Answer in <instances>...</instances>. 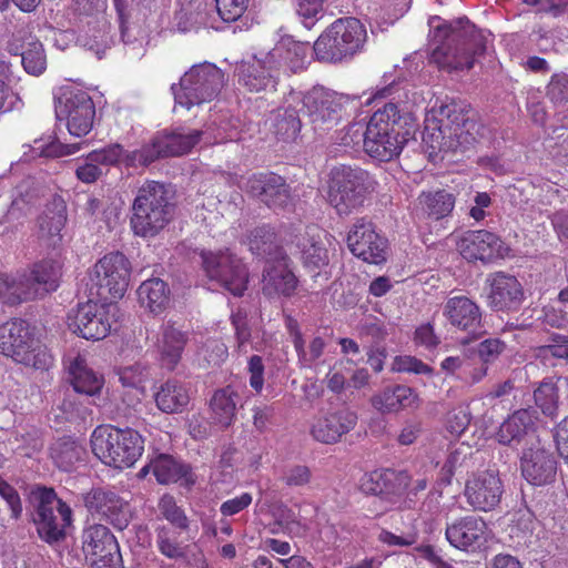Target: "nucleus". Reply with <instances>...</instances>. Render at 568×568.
Returning <instances> with one entry per match:
<instances>
[{
    "label": "nucleus",
    "instance_id": "obj_6",
    "mask_svg": "<svg viewBox=\"0 0 568 568\" xmlns=\"http://www.w3.org/2000/svg\"><path fill=\"white\" fill-rule=\"evenodd\" d=\"M366 39V29L358 19L342 18L318 37L313 51L320 61L339 62L361 51Z\"/></svg>",
    "mask_w": 568,
    "mask_h": 568
},
{
    "label": "nucleus",
    "instance_id": "obj_39",
    "mask_svg": "<svg viewBox=\"0 0 568 568\" xmlns=\"http://www.w3.org/2000/svg\"><path fill=\"white\" fill-rule=\"evenodd\" d=\"M67 367L74 392L90 397L101 392L103 377L89 368L83 357L69 359Z\"/></svg>",
    "mask_w": 568,
    "mask_h": 568
},
{
    "label": "nucleus",
    "instance_id": "obj_27",
    "mask_svg": "<svg viewBox=\"0 0 568 568\" xmlns=\"http://www.w3.org/2000/svg\"><path fill=\"white\" fill-rule=\"evenodd\" d=\"M535 420L534 410H516L500 425L497 433L498 442L509 446L538 444L540 440L536 435Z\"/></svg>",
    "mask_w": 568,
    "mask_h": 568
},
{
    "label": "nucleus",
    "instance_id": "obj_43",
    "mask_svg": "<svg viewBox=\"0 0 568 568\" xmlns=\"http://www.w3.org/2000/svg\"><path fill=\"white\" fill-rule=\"evenodd\" d=\"M237 398L239 394L232 386L215 390L210 400L212 418L215 424L227 428L234 423Z\"/></svg>",
    "mask_w": 568,
    "mask_h": 568
},
{
    "label": "nucleus",
    "instance_id": "obj_28",
    "mask_svg": "<svg viewBox=\"0 0 568 568\" xmlns=\"http://www.w3.org/2000/svg\"><path fill=\"white\" fill-rule=\"evenodd\" d=\"M189 342V332L183 331L173 322L164 323L158 333L155 348L161 365L173 371L182 359V354Z\"/></svg>",
    "mask_w": 568,
    "mask_h": 568
},
{
    "label": "nucleus",
    "instance_id": "obj_58",
    "mask_svg": "<svg viewBox=\"0 0 568 568\" xmlns=\"http://www.w3.org/2000/svg\"><path fill=\"white\" fill-rule=\"evenodd\" d=\"M471 415L467 406H458L447 413L446 428L454 436H460L469 426Z\"/></svg>",
    "mask_w": 568,
    "mask_h": 568
},
{
    "label": "nucleus",
    "instance_id": "obj_21",
    "mask_svg": "<svg viewBox=\"0 0 568 568\" xmlns=\"http://www.w3.org/2000/svg\"><path fill=\"white\" fill-rule=\"evenodd\" d=\"M80 304L71 310L67 317V324L71 332L85 339L99 341L108 336L112 324L106 311L92 302Z\"/></svg>",
    "mask_w": 568,
    "mask_h": 568
},
{
    "label": "nucleus",
    "instance_id": "obj_23",
    "mask_svg": "<svg viewBox=\"0 0 568 568\" xmlns=\"http://www.w3.org/2000/svg\"><path fill=\"white\" fill-rule=\"evenodd\" d=\"M457 247L464 258L480 260L484 263L504 257L508 250L497 234L487 230L465 232L460 236Z\"/></svg>",
    "mask_w": 568,
    "mask_h": 568
},
{
    "label": "nucleus",
    "instance_id": "obj_59",
    "mask_svg": "<svg viewBox=\"0 0 568 568\" xmlns=\"http://www.w3.org/2000/svg\"><path fill=\"white\" fill-rule=\"evenodd\" d=\"M159 509L166 520L174 526L185 529L187 527V518L184 511L176 506L174 498L170 495H164L159 503Z\"/></svg>",
    "mask_w": 568,
    "mask_h": 568
},
{
    "label": "nucleus",
    "instance_id": "obj_42",
    "mask_svg": "<svg viewBox=\"0 0 568 568\" xmlns=\"http://www.w3.org/2000/svg\"><path fill=\"white\" fill-rule=\"evenodd\" d=\"M158 408L165 414L182 413L190 403L185 386L174 379L166 381L155 393Z\"/></svg>",
    "mask_w": 568,
    "mask_h": 568
},
{
    "label": "nucleus",
    "instance_id": "obj_24",
    "mask_svg": "<svg viewBox=\"0 0 568 568\" xmlns=\"http://www.w3.org/2000/svg\"><path fill=\"white\" fill-rule=\"evenodd\" d=\"M489 293L488 306L496 312H517L524 300V288L516 276L497 272L487 278Z\"/></svg>",
    "mask_w": 568,
    "mask_h": 568
},
{
    "label": "nucleus",
    "instance_id": "obj_4",
    "mask_svg": "<svg viewBox=\"0 0 568 568\" xmlns=\"http://www.w3.org/2000/svg\"><path fill=\"white\" fill-rule=\"evenodd\" d=\"M174 213L175 204L170 186L148 181L139 187L132 204V231L141 237H154L169 225Z\"/></svg>",
    "mask_w": 568,
    "mask_h": 568
},
{
    "label": "nucleus",
    "instance_id": "obj_62",
    "mask_svg": "<svg viewBox=\"0 0 568 568\" xmlns=\"http://www.w3.org/2000/svg\"><path fill=\"white\" fill-rule=\"evenodd\" d=\"M393 371L399 373H414L418 375H432L433 368L414 356H396L393 362Z\"/></svg>",
    "mask_w": 568,
    "mask_h": 568
},
{
    "label": "nucleus",
    "instance_id": "obj_54",
    "mask_svg": "<svg viewBox=\"0 0 568 568\" xmlns=\"http://www.w3.org/2000/svg\"><path fill=\"white\" fill-rule=\"evenodd\" d=\"M534 398L546 416L555 417L558 409V389L552 382H542L534 392Z\"/></svg>",
    "mask_w": 568,
    "mask_h": 568
},
{
    "label": "nucleus",
    "instance_id": "obj_5",
    "mask_svg": "<svg viewBox=\"0 0 568 568\" xmlns=\"http://www.w3.org/2000/svg\"><path fill=\"white\" fill-rule=\"evenodd\" d=\"M93 454L105 465L123 469L134 465L143 452V439L132 428L98 427L91 436Z\"/></svg>",
    "mask_w": 568,
    "mask_h": 568
},
{
    "label": "nucleus",
    "instance_id": "obj_34",
    "mask_svg": "<svg viewBox=\"0 0 568 568\" xmlns=\"http://www.w3.org/2000/svg\"><path fill=\"white\" fill-rule=\"evenodd\" d=\"M300 104V95L291 94L286 105L280 106L272 112L271 129L278 140L290 142L297 138L302 128L297 111V105Z\"/></svg>",
    "mask_w": 568,
    "mask_h": 568
},
{
    "label": "nucleus",
    "instance_id": "obj_48",
    "mask_svg": "<svg viewBox=\"0 0 568 568\" xmlns=\"http://www.w3.org/2000/svg\"><path fill=\"white\" fill-rule=\"evenodd\" d=\"M416 396L412 388L397 385L393 388H386L379 395L372 398L373 406L382 413H393L402 408L412 406Z\"/></svg>",
    "mask_w": 568,
    "mask_h": 568
},
{
    "label": "nucleus",
    "instance_id": "obj_61",
    "mask_svg": "<svg viewBox=\"0 0 568 568\" xmlns=\"http://www.w3.org/2000/svg\"><path fill=\"white\" fill-rule=\"evenodd\" d=\"M250 0H215L217 13L225 22L240 19L248 7Z\"/></svg>",
    "mask_w": 568,
    "mask_h": 568
},
{
    "label": "nucleus",
    "instance_id": "obj_17",
    "mask_svg": "<svg viewBox=\"0 0 568 568\" xmlns=\"http://www.w3.org/2000/svg\"><path fill=\"white\" fill-rule=\"evenodd\" d=\"M244 190L274 211H286L293 206L291 186L278 174H253L246 179Z\"/></svg>",
    "mask_w": 568,
    "mask_h": 568
},
{
    "label": "nucleus",
    "instance_id": "obj_60",
    "mask_svg": "<svg viewBox=\"0 0 568 568\" xmlns=\"http://www.w3.org/2000/svg\"><path fill=\"white\" fill-rule=\"evenodd\" d=\"M505 349L506 344L499 338H487L477 345V354L480 363L485 364L487 367L489 364L495 363Z\"/></svg>",
    "mask_w": 568,
    "mask_h": 568
},
{
    "label": "nucleus",
    "instance_id": "obj_50",
    "mask_svg": "<svg viewBox=\"0 0 568 568\" xmlns=\"http://www.w3.org/2000/svg\"><path fill=\"white\" fill-rule=\"evenodd\" d=\"M108 29L109 26L105 19L102 18V20L95 21L93 27H91V22H88V30L80 37L83 47L93 51L99 59L102 58L108 48Z\"/></svg>",
    "mask_w": 568,
    "mask_h": 568
},
{
    "label": "nucleus",
    "instance_id": "obj_56",
    "mask_svg": "<svg viewBox=\"0 0 568 568\" xmlns=\"http://www.w3.org/2000/svg\"><path fill=\"white\" fill-rule=\"evenodd\" d=\"M231 323L234 328L236 339V351L240 354H247V343L251 339L252 333L248 325L247 313L239 308L231 315Z\"/></svg>",
    "mask_w": 568,
    "mask_h": 568
},
{
    "label": "nucleus",
    "instance_id": "obj_11",
    "mask_svg": "<svg viewBox=\"0 0 568 568\" xmlns=\"http://www.w3.org/2000/svg\"><path fill=\"white\" fill-rule=\"evenodd\" d=\"M130 273L131 265L124 254L104 255L89 273V296L105 301L121 298L128 290Z\"/></svg>",
    "mask_w": 568,
    "mask_h": 568
},
{
    "label": "nucleus",
    "instance_id": "obj_8",
    "mask_svg": "<svg viewBox=\"0 0 568 568\" xmlns=\"http://www.w3.org/2000/svg\"><path fill=\"white\" fill-rule=\"evenodd\" d=\"M328 176V202L339 215L363 206L373 183L367 171L339 164L332 168Z\"/></svg>",
    "mask_w": 568,
    "mask_h": 568
},
{
    "label": "nucleus",
    "instance_id": "obj_51",
    "mask_svg": "<svg viewBox=\"0 0 568 568\" xmlns=\"http://www.w3.org/2000/svg\"><path fill=\"white\" fill-rule=\"evenodd\" d=\"M277 47L283 48V55L280 58V68L286 65L292 72L303 70L307 61L308 47L305 43L287 41Z\"/></svg>",
    "mask_w": 568,
    "mask_h": 568
},
{
    "label": "nucleus",
    "instance_id": "obj_29",
    "mask_svg": "<svg viewBox=\"0 0 568 568\" xmlns=\"http://www.w3.org/2000/svg\"><path fill=\"white\" fill-rule=\"evenodd\" d=\"M444 315L454 327L473 337H477L483 332L480 308L466 296L448 298L444 306Z\"/></svg>",
    "mask_w": 568,
    "mask_h": 568
},
{
    "label": "nucleus",
    "instance_id": "obj_9",
    "mask_svg": "<svg viewBox=\"0 0 568 568\" xmlns=\"http://www.w3.org/2000/svg\"><path fill=\"white\" fill-rule=\"evenodd\" d=\"M0 354L40 371H47L53 364L52 355L32 337L23 321H11L0 325Z\"/></svg>",
    "mask_w": 568,
    "mask_h": 568
},
{
    "label": "nucleus",
    "instance_id": "obj_32",
    "mask_svg": "<svg viewBox=\"0 0 568 568\" xmlns=\"http://www.w3.org/2000/svg\"><path fill=\"white\" fill-rule=\"evenodd\" d=\"M68 220L67 204L62 196L53 195L48 202L44 212L38 219L39 237L48 246L55 247L62 241L61 231Z\"/></svg>",
    "mask_w": 568,
    "mask_h": 568
},
{
    "label": "nucleus",
    "instance_id": "obj_44",
    "mask_svg": "<svg viewBox=\"0 0 568 568\" xmlns=\"http://www.w3.org/2000/svg\"><path fill=\"white\" fill-rule=\"evenodd\" d=\"M138 296L142 306L153 314L163 312L170 302L168 285L158 277L144 281L138 288Z\"/></svg>",
    "mask_w": 568,
    "mask_h": 568
},
{
    "label": "nucleus",
    "instance_id": "obj_30",
    "mask_svg": "<svg viewBox=\"0 0 568 568\" xmlns=\"http://www.w3.org/2000/svg\"><path fill=\"white\" fill-rule=\"evenodd\" d=\"M324 239V231L316 225H308L304 232L295 235L294 245L305 266L320 268L328 264L329 256Z\"/></svg>",
    "mask_w": 568,
    "mask_h": 568
},
{
    "label": "nucleus",
    "instance_id": "obj_18",
    "mask_svg": "<svg viewBox=\"0 0 568 568\" xmlns=\"http://www.w3.org/2000/svg\"><path fill=\"white\" fill-rule=\"evenodd\" d=\"M283 48L275 47L263 59L242 62L237 67L239 83L251 92L275 88Z\"/></svg>",
    "mask_w": 568,
    "mask_h": 568
},
{
    "label": "nucleus",
    "instance_id": "obj_15",
    "mask_svg": "<svg viewBox=\"0 0 568 568\" xmlns=\"http://www.w3.org/2000/svg\"><path fill=\"white\" fill-rule=\"evenodd\" d=\"M55 113L60 120H67L70 134L80 138L92 130L95 106L87 92L68 90L58 98Z\"/></svg>",
    "mask_w": 568,
    "mask_h": 568
},
{
    "label": "nucleus",
    "instance_id": "obj_22",
    "mask_svg": "<svg viewBox=\"0 0 568 568\" xmlns=\"http://www.w3.org/2000/svg\"><path fill=\"white\" fill-rule=\"evenodd\" d=\"M445 536L456 549L474 552L487 541V524L475 515L459 517L446 525Z\"/></svg>",
    "mask_w": 568,
    "mask_h": 568
},
{
    "label": "nucleus",
    "instance_id": "obj_20",
    "mask_svg": "<svg viewBox=\"0 0 568 568\" xmlns=\"http://www.w3.org/2000/svg\"><path fill=\"white\" fill-rule=\"evenodd\" d=\"M347 245L358 258L371 264L386 261L387 241L376 231L374 224L362 217L358 219L347 235Z\"/></svg>",
    "mask_w": 568,
    "mask_h": 568
},
{
    "label": "nucleus",
    "instance_id": "obj_26",
    "mask_svg": "<svg viewBox=\"0 0 568 568\" xmlns=\"http://www.w3.org/2000/svg\"><path fill=\"white\" fill-rule=\"evenodd\" d=\"M84 504L90 511L105 517L119 530L126 528L131 520L129 504L113 491L92 489L85 496Z\"/></svg>",
    "mask_w": 568,
    "mask_h": 568
},
{
    "label": "nucleus",
    "instance_id": "obj_52",
    "mask_svg": "<svg viewBox=\"0 0 568 568\" xmlns=\"http://www.w3.org/2000/svg\"><path fill=\"white\" fill-rule=\"evenodd\" d=\"M21 62L24 70L32 75L41 74L47 68V59L41 42L31 39L21 52Z\"/></svg>",
    "mask_w": 568,
    "mask_h": 568
},
{
    "label": "nucleus",
    "instance_id": "obj_49",
    "mask_svg": "<svg viewBox=\"0 0 568 568\" xmlns=\"http://www.w3.org/2000/svg\"><path fill=\"white\" fill-rule=\"evenodd\" d=\"M418 200L423 211L435 220L447 216L455 206L454 195L445 190L423 193Z\"/></svg>",
    "mask_w": 568,
    "mask_h": 568
},
{
    "label": "nucleus",
    "instance_id": "obj_16",
    "mask_svg": "<svg viewBox=\"0 0 568 568\" xmlns=\"http://www.w3.org/2000/svg\"><path fill=\"white\" fill-rule=\"evenodd\" d=\"M345 102V97L321 87L313 88L301 99L315 131L329 130L336 125Z\"/></svg>",
    "mask_w": 568,
    "mask_h": 568
},
{
    "label": "nucleus",
    "instance_id": "obj_55",
    "mask_svg": "<svg viewBox=\"0 0 568 568\" xmlns=\"http://www.w3.org/2000/svg\"><path fill=\"white\" fill-rule=\"evenodd\" d=\"M547 99L558 108H568V74L554 73L546 87Z\"/></svg>",
    "mask_w": 568,
    "mask_h": 568
},
{
    "label": "nucleus",
    "instance_id": "obj_57",
    "mask_svg": "<svg viewBox=\"0 0 568 568\" xmlns=\"http://www.w3.org/2000/svg\"><path fill=\"white\" fill-rule=\"evenodd\" d=\"M119 381L124 387L138 388L146 381L149 372L145 365L134 363L118 369Z\"/></svg>",
    "mask_w": 568,
    "mask_h": 568
},
{
    "label": "nucleus",
    "instance_id": "obj_31",
    "mask_svg": "<svg viewBox=\"0 0 568 568\" xmlns=\"http://www.w3.org/2000/svg\"><path fill=\"white\" fill-rule=\"evenodd\" d=\"M356 420L357 416L354 412L342 408L318 418L312 426V435L321 443L333 444L353 429Z\"/></svg>",
    "mask_w": 568,
    "mask_h": 568
},
{
    "label": "nucleus",
    "instance_id": "obj_3",
    "mask_svg": "<svg viewBox=\"0 0 568 568\" xmlns=\"http://www.w3.org/2000/svg\"><path fill=\"white\" fill-rule=\"evenodd\" d=\"M415 131L416 123L410 113H403L397 104L388 102L377 109L367 122L364 151L371 158L388 162L400 154Z\"/></svg>",
    "mask_w": 568,
    "mask_h": 568
},
{
    "label": "nucleus",
    "instance_id": "obj_37",
    "mask_svg": "<svg viewBox=\"0 0 568 568\" xmlns=\"http://www.w3.org/2000/svg\"><path fill=\"white\" fill-rule=\"evenodd\" d=\"M149 470H152L160 484L176 483L180 479H185L186 483H194L190 467L168 454H159L153 457L141 469V474L144 475Z\"/></svg>",
    "mask_w": 568,
    "mask_h": 568
},
{
    "label": "nucleus",
    "instance_id": "obj_14",
    "mask_svg": "<svg viewBox=\"0 0 568 568\" xmlns=\"http://www.w3.org/2000/svg\"><path fill=\"white\" fill-rule=\"evenodd\" d=\"M82 550L91 568H121L119 544L110 529L101 524L85 527L81 536Z\"/></svg>",
    "mask_w": 568,
    "mask_h": 568
},
{
    "label": "nucleus",
    "instance_id": "obj_7",
    "mask_svg": "<svg viewBox=\"0 0 568 568\" xmlns=\"http://www.w3.org/2000/svg\"><path fill=\"white\" fill-rule=\"evenodd\" d=\"M29 501L33 507V523L39 537L50 545L63 540L72 511L54 489L38 486L30 491Z\"/></svg>",
    "mask_w": 568,
    "mask_h": 568
},
{
    "label": "nucleus",
    "instance_id": "obj_13",
    "mask_svg": "<svg viewBox=\"0 0 568 568\" xmlns=\"http://www.w3.org/2000/svg\"><path fill=\"white\" fill-rule=\"evenodd\" d=\"M202 134L201 130L184 129L159 132L150 144L135 153V159L148 165L159 158L184 155L201 141Z\"/></svg>",
    "mask_w": 568,
    "mask_h": 568
},
{
    "label": "nucleus",
    "instance_id": "obj_19",
    "mask_svg": "<svg viewBox=\"0 0 568 568\" xmlns=\"http://www.w3.org/2000/svg\"><path fill=\"white\" fill-rule=\"evenodd\" d=\"M504 483L497 470L487 469L466 480L464 496L467 504L479 511L494 510L501 501Z\"/></svg>",
    "mask_w": 568,
    "mask_h": 568
},
{
    "label": "nucleus",
    "instance_id": "obj_63",
    "mask_svg": "<svg viewBox=\"0 0 568 568\" xmlns=\"http://www.w3.org/2000/svg\"><path fill=\"white\" fill-rule=\"evenodd\" d=\"M0 496L6 500L11 518L18 520L22 515V501L18 490L0 476Z\"/></svg>",
    "mask_w": 568,
    "mask_h": 568
},
{
    "label": "nucleus",
    "instance_id": "obj_46",
    "mask_svg": "<svg viewBox=\"0 0 568 568\" xmlns=\"http://www.w3.org/2000/svg\"><path fill=\"white\" fill-rule=\"evenodd\" d=\"M85 453L84 447L71 438H60L50 448L53 463L64 471H70L78 463H82Z\"/></svg>",
    "mask_w": 568,
    "mask_h": 568
},
{
    "label": "nucleus",
    "instance_id": "obj_2",
    "mask_svg": "<svg viewBox=\"0 0 568 568\" xmlns=\"http://www.w3.org/2000/svg\"><path fill=\"white\" fill-rule=\"evenodd\" d=\"M435 21L440 23L433 30L436 47L430 52L429 62L447 72L471 69L486 51L484 33L466 17L449 22L432 17L429 23Z\"/></svg>",
    "mask_w": 568,
    "mask_h": 568
},
{
    "label": "nucleus",
    "instance_id": "obj_33",
    "mask_svg": "<svg viewBox=\"0 0 568 568\" xmlns=\"http://www.w3.org/2000/svg\"><path fill=\"white\" fill-rule=\"evenodd\" d=\"M410 476L407 471L386 469L383 473H373L366 478L362 488L365 493L381 496L389 501L403 495L409 487Z\"/></svg>",
    "mask_w": 568,
    "mask_h": 568
},
{
    "label": "nucleus",
    "instance_id": "obj_41",
    "mask_svg": "<svg viewBox=\"0 0 568 568\" xmlns=\"http://www.w3.org/2000/svg\"><path fill=\"white\" fill-rule=\"evenodd\" d=\"M29 282L37 290V298L55 291L61 277V265L53 260H43L34 263L27 271Z\"/></svg>",
    "mask_w": 568,
    "mask_h": 568
},
{
    "label": "nucleus",
    "instance_id": "obj_45",
    "mask_svg": "<svg viewBox=\"0 0 568 568\" xmlns=\"http://www.w3.org/2000/svg\"><path fill=\"white\" fill-rule=\"evenodd\" d=\"M474 454L471 446L462 443L457 446H450L447 458L440 469L439 480L449 485L452 478L458 471L468 470L474 466Z\"/></svg>",
    "mask_w": 568,
    "mask_h": 568
},
{
    "label": "nucleus",
    "instance_id": "obj_25",
    "mask_svg": "<svg viewBox=\"0 0 568 568\" xmlns=\"http://www.w3.org/2000/svg\"><path fill=\"white\" fill-rule=\"evenodd\" d=\"M520 467L523 476L528 483L542 486L555 479L557 462L555 455L538 442V444L524 449Z\"/></svg>",
    "mask_w": 568,
    "mask_h": 568
},
{
    "label": "nucleus",
    "instance_id": "obj_64",
    "mask_svg": "<svg viewBox=\"0 0 568 568\" xmlns=\"http://www.w3.org/2000/svg\"><path fill=\"white\" fill-rule=\"evenodd\" d=\"M366 135V129L362 123H351L343 130L337 132L335 138L336 142L343 146H355L358 145Z\"/></svg>",
    "mask_w": 568,
    "mask_h": 568
},
{
    "label": "nucleus",
    "instance_id": "obj_12",
    "mask_svg": "<svg viewBox=\"0 0 568 568\" xmlns=\"http://www.w3.org/2000/svg\"><path fill=\"white\" fill-rule=\"evenodd\" d=\"M200 257L210 280L219 282L235 296L244 294L248 283V272L240 257L230 250L202 251Z\"/></svg>",
    "mask_w": 568,
    "mask_h": 568
},
{
    "label": "nucleus",
    "instance_id": "obj_36",
    "mask_svg": "<svg viewBox=\"0 0 568 568\" xmlns=\"http://www.w3.org/2000/svg\"><path fill=\"white\" fill-rule=\"evenodd\" d=\"M122 148L119 144L90 152L84 162L75 170L77 178L84 183H93L102 175L101 166L116 164L122 156Z\"/></svg>",
    "mask_w": 568,
    "mask_h": 568
},
{
    "label": "nucleus",
    "instance_id": "obj_10",
    "mask_svg": "<svg viewBox=\"0 0 568 568\" xmlns=\"http://www.w3.org/2000/svg\"><path fill=\"white\" fill-rule=\"evenodd\" d=\"M225 84V74L213 63L193 65L172 85L175 102L186 109L214 100Z\"/></svg>",
    "mask_w": 568,
    "mask_h": 568
},
{
    "label": "nucleus",
    "instance_id": "obj_1",
    "mask_svg": "<svg viewBox=\"0 0 568 568\" xmlns=\"http://www.w3.org/2000/svg\"><path fill=\"white\" fill-rule=\"evenodd\" d=\"M476 111L463 101L452 100L433 108L425 119L423 143L428 155L469 149L485 134Z\"/></svg>",
    "mask_w": 568,
    "mask_h": 568
},
{
    "label": "nucleus",
    "instance_id": "obj_53",
    "mask_svg": "<svg viewBox=\"0 0 568 568\" xmlns=\"http://www.w3.org/2000/svg\"><path fill=\"white\" fill-rule=\"evenodd\" d=\"M297 354L301 367L311 368L315 362L323 355L326 343L323 337L314 336L306 345L304 338L297 339L293 345Z\"/></svg>",
    "mask_w": 568,
    "mask_h": 568
},
{
    "label": "nucleus",
    "instance_id": "obj_40",
    "mask_svg": "<svg viewBox=\"0 0 568 568\" xmlns=\"http://www.w3.org/2000/svg\"><path fill=\"white\" fill-rule=\"evenodd\" d=\"M248 247L252 254L268 263L283 260L286 256L277 242L274 230L266 225L257 226L251 232Z\"/></svg>",
    "mask_w": 568,
    "mask_h": 568
},
{
    "label": "nucleus",
    "instance_id": "obj_38",
    "mask_svg": "<svg viewBox=\"0 0 568 568\" xmlns=\"http://www.w3.org/2000/svg\"><path fill=\"white\" fill-rule=\"evenodd\" d=\"M37 290L29 282L27 271L16 274H0V301L8 305L37 298Z\"/></svg>",
    "mask_w": 568,
    "mask_h": 568
},
{
    "label": "nucleus",
    "instance_id": "obj_47",
    "mask_svg": "<svg viewBox=\"0 0 568 568\" xmlns=\"http://www.w3.org/2000/svg\"><path fill=\"white\" fill-rule=\"evenodd\" d=\"M7 197L9 202L8 205L3 207L6 211L0 219V224L13 223L24 217L37 202L36 194L24 184L19 185L11 195H7Z\"/></svg>",
    "mask_w": 568,
    "mask_h": 568
},
{
    "label": "nucleus",
    "instance_id": "obj_35",
    "mask_svg": "<svg viewBox=\"0 0 568 568\" xmlns=\"http://www.w3.org/2000/svg\"><path fill=\"white\" fill-rule=\"evenodd\" d=\"M297 285V280L288 268L286 256L283 260L274 261L264 268L262 291L266 296L284 295L291 296Z\"/></svg>",
    "mask_w": 568,
    "mask_h": 568
}]
</instances>
